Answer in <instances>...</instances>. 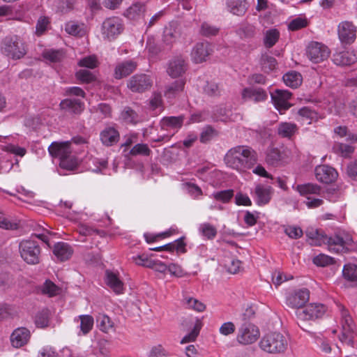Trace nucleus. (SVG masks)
I'll list each match as a JSON object with an SVG mask.
<instances>
[{"mask_svg":"<svg viewBox=\"0 0 357 357\" xmlns=\"http://www.w3.org/2000/svg\"><path fill=\"white\" fill-rule=\"evenodd\" d=\"M224 161L227 167L238 172H245L257 163L258 155L252 147L238 145L228 150Z\"/></svg>","mask_w":357,"mask_h":357,"instance_id":"1","label":"nucleus"},{"mask_svg":"<svg viewBox=\"0 0 357 357\" xmlns=\"http://www.w3.org/2000/svg\"><path fill=\"white\" fill-rule=\"evenodd\" d=\"M312 245H321L327 244L330 252L343 254L351 252L354 248V240L351 236L345 232H340L328 237L323 231L319 230V236H316Z\"/></svg>","mask_w":357,"mask_h":357,"instance_id":"2","label":"nucleus"},{"mask_svg":"<svg viewBox=\"0 0 357 357\" xmlns=\"http://www.w3.org/2000/svg\"><path fill=\"white\" fill-rule=\"evenodd\" d=\"M1 52L6 56L14 59H20L26 54L25 43L17 35L5 37L1 45Z\"/></svg>","mask_w":357,"mask_h":357,"instance_id":"3","label":"nucleus"},{"mask_svg":"<svg viewBox=\"0 0 357 357\" xmlns=\"http://www.w3.org/2000/svg\"><path fill=\"white\" fill-rule=\"evenodd\" d=\"M259 344L264 351L271 354H278L284 351L288 343L283 335L275 332L264 336Z\"/></svg>","mask_w":357,"mask_h":357,"instance_id":"4","label":"nucleus"},{"mask_svg":"<svg viewBox=\"0 0 357 357\" xmlns=\"http://www.w3.org/2000/svg\"><path fill=\"white\" fill-rule=\"evenodd\" d=\"M342 331L339 335V340L343 345L354 347L356 333L354 332L355 324L348 311L342 309Z\"/></svg>","mask_w":357,"mask_h":357,"instance_id":"5","label":"nucleus"},{"mask_svg":"<svg viewBox=\"0 0 357 357\" xmlns=\"http://www.w3.org/2000/svg\"><path fill=\"white\" fill-rule=\"evenodd\" d=\"M19 250L21 257L29 264L40 262V248L36 241L23 240L20 243Z\"/></svg>","mask_w":357,"mask_h":357,"instance_id":"6","label":"nucleus"},{"mask_svg":"<svg viewBox=\"0 0 357 357\" xmlns=\"http://www.w3.org/2000/svg\"><path fill=\"white\" fill-rule=\"evenodd\" d=\"M326 307L321 303H310L303 309L296 311L298 319L302 321L314 320L321 318L326 312Z\"/></svg>","mask_w":357,"mask_h":357,"instance_id":"7","label":"nucleus"},{"mask_svg":"<svg viewBox=\"0 0 357 357\" xmlns=\"http://www.w3.org/2000/svg\"><path fill=\"white\" fill-rule=\"evenodd\" d=\"M123 29L121 20L118 17L107 18L102 24L101 32L103 38L109 40L114 39Z\"/></svg>","mask_w":357,"mask_h":357,"instance_id":"8","label":"nucleus"},{"mask_svg":"<svg viewBox=\"0 0 357 357\" xmlns=\"http://www.w3.org/2000/svg\"><path fill=\"white\" fill-rule=\"evenodd\" d=\"M153 79L146 74H136L128 80V88L135 93H143L151 89Z\"/></svg>","mask_w":357,"mask_h":357,"instance_id":"9","label":"nucleus"},{"mask_svg":"<svg viewBox=\"0 0 357 357\" xmlns=\"http://www.w3.org/2000/svg\"><path fill=\"white\" fill-rule=\"evenodd\" d=\"M259 337V331L255 325L245 322L238 330L237 340L242 344H250L256 342Z\"/></svg>","mask_w":357,"mask_h":357,"instance_id":"10","label":"nucleus"},{"mask_svg":"<svg viewBox=\"0 0 357 357\" xmlns=\"http://www.w3.org/2000/svg\"><path fill=\"white\" fill-rule=\"evenodd\" d=\"M356 26L351 22L344 21L337 26V35L344 45L352 44L356 38Z\"/></svg>","mask_w":357,"mask_h":357,"instance_id":"11","label":"nucleus"},{"mask_svg":"<svg viewBox=\"0 0 357 357\" xmlns=\"http://www.w3.org/2000/svg\"><path fill=\"white\" fill-rule=\"evenodd\" d=\"M306 54L310 61L314 63H319L329 56L330 51L322 43L311 42L307 47Z\"/></svg>","mask_w":357,"mask_h":357,"instance_id":"12","label":"nucleus"},{"mask_svg":"<svg viewBox=\"0 0 357 357\" xmlns=\"http://www.w3.org/2000/svg\"><path fill=\"white\" fill-rule=\"evenodd\" d=\"M310 291L306 288L296 290L289 294L286 299V304L297 310L303 309L305 303L309 301Z\"/></svg>","mask_w":357,"mask_h":357,"instance_id":"13","label":"nucleus"},{"mask_svg":"<svg viewBox=\"0 0 357 357\" xmlns=\"http://www.w3.org/2000/svg\"><path fill=\"white\" fill-rule=\"evenodd\" d=\"M271 96L275 108L280 114H283L291 107V104L288 101L291 96V93L289 91L276 89L271 93Z\"/></svg>","mask_w":357,"mask_h":357,"instance_id":"14","label":"nucleus"},{"mask_svg":"<svg viewBox=\"0 0 357 357\" xmlns=\"http://www.w3.org/2000/svg\"><path fill=\"white\" fill-rule=\"evenodd\" d=\"M186 70V61L182 56H175L169 61L167 73L170 77L176 78L184 74Z\"/></svg>","mask_w":357,"mask_h":357,"instance_id":"15","label":"nucleus"},{"mask_svg":"<svg viewBox=\"0 0 357 357\" xmlns=\"http://www.w3.org/2000/svg\"><path fill=\"white\" fill-rule=\"evenodd\" d=\"M59 107L66 113L79 115L84 109V103L78 98H66L61 101Z\"/></svg>","mask_w":357,"mask_h":357,"instance_id":"16","label":"nucleus"},{"mask_svg":"<svg viewBox=\"0 0 357 357\" xmlns=\"http://www.w3.org/2000/svg\"><path fill=\"white\" fill-rule=\"evenodd\" d=\"M316 178L324 183H331L335 181L337 177V171L328 165H320L315 168Z\"/></svg>","mask_w":357,"mask_h":357,"instance_id":"17","label":"nucleus"},{"mask_svg":"<svg viewBox=\"0 0 357 357\" xmlns=\"http://www.w3.org/2000/svg\"><path fill=\"white\" fill-rule=\"evenodd\" d=\"M69 141L63 142H52L48 147L50 154L55 158H59L60 160L71 155V149Z\"/></svg>","mask_w":357,"mask_h":357,"instance_id":"18","label":"nucleus"},{"mask_svg":"<svg viewBox=\"0 0 357 357\" xmlns=\"http://www.w3.org/2000/svg\"><path fill=\"white\" fill-rule=\"evenodd\" d=\"M242 98L245 100H253L259 102L267 99L268 95L265 90L259 87L245 88L241 93Z\"/></svg>","mask_w":357,"mask_h":357,"instance_id":"19","label":"nucleus"},{"mask_svg":"<svg viewBox=\"0 0 357 357\" xmlns=\"http://www.w3.org/2000/svg\"><path fill=\"white\" fill-rule=\"evenodd\" d=\"M333 61L337 66H349L357 61V52L343 51L333 54Z\"/></svg>","mask_w":357,"mask_h":357,"instance_id":"20","label":"nucleus"},{"mask_svg":"<svg viewBox=\"0 0 357 357\" xmlns=\"http://www.w3.org/2000/svg\"><path fill=\"white\" fill-rule=\"evenodd\" d=\"M273 190L271 186L257 185L255 190L256 203L259 206H264L269 203L271 199Z\"/></svg>","mask_w":357,"mask_h":357,"instance_id":"21","label":"nucleus"},{"mask_svg":"<svg viewBox=\"0 0 357 357\" xmlns=\"http://www.w3.org/2000/svg\"><path fill=\"white\" fill-rule=\"evenodd\" d=\"M30 337L29 331L24 327L15 329L10 335V341L13 347H21L26 344Z\"/></svg>","mask_w":357,"mask_h":357,"instance_id":"22","label":"nucleus"},{"mask_svg":"<svg viewBox=\"0 0 357 357\" xmlns=\"http://www.w3.org/2000/svg\"><path fill=\"white\" fill-rule=\"evenodd\" d=\"M213 118L215 121H220L223 122L235 121L237 119H241L242 116L240 114L232 113L230 110L223 107H216L213 112Z\"/></svg>","mask_w":357,"mask_h":357,"instance_id":"23","label":"nucleus"},{"mask_svg":"<svg viewBox=\"0 0 357 357\" xmlns=\"http://www.w3.org/2000/svg\"><path fill=\"white\" fill-rule=\"evenodd\" d=\"M210 54V45L207 42H201L195 45L192 51L193 61L197 63H202Z\"/></svg>","mask_w":357,"mask_h":357,"instance_id":"24","label":"nucleus"},{"mask_svg":"<svg viewBox=\"0 0 357 357\" xmlns=\"http://www.w3.org/2000/svg\"><path fill=\"white\" fill-rule=\"evenodd\" d=\"M137 64L133 61H126L118 63L114 69V77L121 79L130 75L137 68Z\"/></svg>","mask_w":357,"mask_h":357,"instance_id":"25","label":"nucleus"},{"mask_svg":"<svg viewBox=\"0 0 357 357\" xmlns=\"http://www.w3.org/2000/svg\"><path fill=\"white\" fill-rule=\"evenodd\" d=\"M53 253L59 261H63L70 258L73 250L68 243L59 242L54 245Z\"/></svg>","mask_w":357,"mask_h":357,"instance_id":"26","label":"nucleus"},{"mask_svg":"<svg viewBox=\"0 0 357 357\" xmlns=\"http://www.w3.org/2000/svg\"><path fill=\"white\" fill-rule=\"evenodd\" d=\"M100 140L102 143L107 146H110L118 142L119 140V132L112 127L105 128L100 134Z\"/></svg>","mask_w":357,"mask_h":357,"instance_id":"27","label":"nucleus"},{"mask_svg":"<svg viewBox=\"0 0 357 357\" xmlns=\"http://www.w3.org/2000/svg\"><path fill=\"white\" fill-rule=\"evenodd\" d=\"M184 116H165L160 121V127L162 130H167L173 129L177 131L183 124Z\"/></svg>","mask_w":357,"mask_h":357,"instance_id":"28","label":"nucleus"},{"mask_svg":"<svg viewBox=\"0 0 357 357\" xmlns=\"http://www.w3.org/2000/svg\"><path fill=\"white\" fill-rule=\"evenodd\" d=\"M227 6L232 14L238 16L243 15L248 9L245 0H227Z\"/></svg>","mask_w":357,"mask_h":357,"instance_id":"29","label":"nucleus"},{"mask_svg":"<svg viewBox=\"0 0 357 357\" xmlns=\"http://www.w3.org/2000/svg\"><path fill=\"white\" fill-rule=\"evenodd\" d=\"M146 10L144 4L137 2L128 7L124 13V15L130 20H137L144 15Z\"/></svg>","mask_w":357,"mask_h":357,"instance_id":"30","label":"nucleus"},{"mask_svg":"<svg viewBox=\"0 0 357 357\" xmlns=\"http://www.w3.org/2000/svg\"><path fill=\"white\" fill-rule=\"evenodd\" d=\"M106 283L115 293L118 294L123 293V282L115 273L109 271H106Z\"/></svg>","mask_w":357,"mask_h":357,"instance_id":"31","label":"nucleus"},{"mask_svg":"<svg viewBox=\"0 0 357 357\" xmlns=\"http://www.w3.org/2000/svg\"><path fill=\"white\" fill-rule=\"evenodd\" d=\"M99 329L105 333L115 331L114 321L106 314H100L96 318Z\"/></svg>","mask_w":357,"mask_h":357,"instance_id":"32","label":"nucleus"},{"mask_svg":"<svg viewBox=\"0 0 357 357\" xmlns=\"http://www.w3.org/2000/svg\"><path fill=\"white\" fill-rule=\"evenodd\" d=\"M185 84V80L184 79L176 80L171 84L166 86L165 96L167 98L175 97L178 93L183 91Z\"/></svg>","mask_w":357,"mask_h":357,"instance_id":"33","label":"nucleus"},{"mask_svg":"<svg viewBox=\"0 0 357 357\" xmlns=\"http://www.w3.org/2000/svg\"><path fill=\"white\" fill-rule=\"evenodd\" d=\"M297 130V126L293 123H280L278 127V134L282 137L291 138Z\"/></svg>","mask_w":357,"mask_h":357,"instance_id":"34","label":"nucleus"},{"mask_svg":"<svg viewBox=\"0 0 357 357\" xmlns=\"http://www.w3.org/2000/svg\"><path fill=\"white\" fill-rule=\"evenodd\" d=\"M284 84L291 88H297L302 83V75L296 71H290L283 75Z\"/></svg>","mask_w":357,"mask_h":357,"instance_id":"35","label":"nucleus"},{"mask_svg":"<svg viewBox=\"0 0 357 357\" xmlns=\"http://www.w3.org/2000/svg\"><path fill=\"white\" fill-rule=\"evenodd\" d=\"M65 30L70 35L79 37L84 36L86 33L84 24H79L73 21L68 22L66 24Z\"/></svg>","mask_w":357,"mask_h":357,"instance_id":"36","label":"nucleus"},{"mask_svg":"<svg viewBox=\"0 0 357 357\" xmlns=\"http://www.w3.org/2000/svg\"><path fill=\"white\" fill-rule=\"evenodd\" d=\"M220 30V27L213 24L209 22H203L200 25L199 32L202 36L209 38L217 36Z\"/></svg>","mask_w":357,"mask_h":357,"instance_id":"37","label":"nucleus"},{"mask_svg":"<svg viewBox=\"0 0 357 357\" xmlns=\"http://www.w3.org/2000/svg\"><path fill=\"white\" fill-rule=\"evenodd\" d=\"M77 319L80 321V331L82 334H88L93 327V317L89 314H82L78 316Z\"/></svg>","mask_w":357,"mask_h":357,"instance_id":"38","label":"nucleus"},{"mask_svg":"<svg viewBox=\"0 0 357 357\" xmlns=\"http://www.w3.org/2000/svg\"><path fill=\"white\" fill-rule=\"evenodd\" d=\"M122 119L127 123L137 124L140 121L138 114L129 107H126L121 114Z\"/></svg>","mask_w":357,"mask_h":357,"instance_id":"39","label":"nucleus"},{"mask_svg":"<svg viewBox=\"0 0 357 357\" xmlns=\"http://www.w3.org/2000/svg\"><path fill=\"white\" fill-rule=\"evenodd\" d=\"M42 55L45 60L52 63L60 62L64 58L62 50H45Z\"/></svg>","mask_w":357,"mask_h":357,"instance_id":"40","label":"nucleus"},{"mask_svg":"<svg viewBox=\"0 0 357 357\" xmlns=\"http://www.w3.org/2000/svg\"><path fill=\"white\" fill-rule=\"evenodd\" d=\"M260 64L265 73H269L275 68L278 63L273 56L264 54L261 55Z\"/></svg>","mask_w":357,"mask_h":357,"instance_id":"41","label":"nucleus"},{"mask_svg":"<svg viewBox=\"0 0 357 357\" xmlns=\"http://www.w3.org/2000/svg\"><path fill=\"white\" fill-rule=\"evenodd\" d=\"M342 275L347 281L357 284V266L353 264H345L343 267Z\"/></svg>","mask_w":357,"mask_h":357,"instance_id":"42","label":"nucleus"},{"mask_svg":"<svg viewBox=\"0 0 357 357\" xmlns=\"http://www.w3.org/2000/svg\"><path fill=\"white\" fill-rule=\"evenodd\" d=\"M50 312L47 309H43L38 312L35 317V324L38 328H45L49 326Z\"/></svg>","mask_w":357,"mask_h":357,"instance_id":"43","label":"nucleus"},{"mask_svg":"<svg viewBox=\"0 0 357 357\" xmlns=\"http://www.w3.org/2000/svg\"><path fill=\"white\" fill-rule=\"evenodd\" d=\"M280 38V33L277 29H269L265 33L264 44L266 48H271L275 45Z\"/></svg>","mask_w":357,"mask_h":357,"instance_id":"44","label":"nucleus"},{"mask_svg":"<svg viewBox=\"0 0 357 357\" xmlns=\"http://www.w3.org/2000/svg\"><path fill=\"white\" fill-rule=\"evenodd\" d=\"M296 190L301 195H306L308 194L319 195L321 192L320 186L313 183L298 185L296 186Z\"/></svg>","mask_w":357,"mask_h":357,"instance_id":"45","label":"nucleus"},{"mask_svg":"<svg viewBox=\"0 0 357 357\" xmlns=\"http://www.w3.org/2000/svg\"><path fill=\"white\" fill-rule=\"evenodd\" d=\"M41 291L43 294H47L49 297H53L60 294L61 288L51 280H47L42 285Z\"/></svg>","mask_w":357,"mask_h":357,"instance_id":"46","label":"nucleus"},{"mask_svg":"<svg viewBox=\"0 0 357 357\" xmlns=\"http://www.w3.org/2000/svg\"><path fill=\"white\" fill-rule=\"evenodd\" d=\"M282 160V155L279 149L271 148L268 150L266 161L272 166H278Z\"/></svg>","mask_w":357,"mask_h":357,"instance_id":"47","label":"nucleus"},{"mask_svg":"<svg viewBox=\"0 0 357 357\" xmlns=\"http://www.w3.org/2000/svg\"><path fill=\"white\" fill-rule=\"evenodd\" d=\"M335 153L344 158H349L354 151V147L344 143H335L333 146Z\"/></svg>","mask_w":357,"mask_h":357,"instance_id":"48","label":"nucleus"},{"mask_svg":"<svg viewBox=\"0 0 357 357\" xmlns=\"http://www.w3.org/2000/svg\"><path fill=\"white\" fill-rule=\"evenodd\" d=\"M218 135V132L211 126L204 127L200 134L199 140L202 143H207Z\"/></svg>","mask_w":357,"mask_h":357,"instance_id":"49","label":"nucleus"},{"mask_svg":"<svg viewBox=\"0 0 357 357\" xmlns=\"http://www.w3.org/2000/svg\"><path fill=\"white\" fill-rule=\"evenodd\" d=\"M75 77L82 83H91L96 79V75L86 69H82L77 71Z\"/></svg>","mask_w":357,"mask_h":357,"instance_id":"50","label":"nucleus"},{"mask_svg":"<svg viewBox=\"0 0 357 357\" xmlns=\"http://www.w3.org/2000/svg\"><path fill=\"white\" fill-rule=\"evenodd\" d=\"M313 263L318 266L324 267L335 264L334 258L325 254H319L313 258Z\"/></svg>","mask_w":357,"mask_h":357,"instance_id":"51","label":"nucleus"},{"mask_svg":"<svg viewBox=\"0 0 357 357\" xmlns=\"http://www.w3.org/2000/svg\"><path fill=\"white\" fill-rule=\"evenodd\" d=\"M215 200L227 203L234 196L233 190H225L219 192H215L211 195Z\"/></svg>","mask_w":357,"mask_h":357,"instance_id":"52","label":"nucleus"},{"mask_svg":"<svg viewBox=\"0 0 357 357\" xmlns=\"http://www.w3.org/2000/svg\"><path fill=\"white\" fill-rule=\"evenodd\" d=\"M151 153V149L146 144H137L130 151V154L132 156L142 155L149 156Z\"/></svg>","mask_w":357,"mask_h":357,"instance_id":"53","label":"nucleus"},{"mask_svg":"<svg viewBox=\"0 0 357 357\" xmlns=\"http://www.w3.org/2000/svg\"><path fill=\"white\" fill-rule=\"evenodd\" d=\"M238 32L241 37L251 38L255 36L256 33V29L255 26L252 24L243 23L241 24Z\"/></svg>","mask_w":357,"mask_h":357,"instance_id":"54","label":"nucleus"},{"mask_svg":"<svg viewBox=\"0 0 357 357\" xmlns=\"http://www.w3.org/2000/svg\"><path fill=\"white\" fill-rule=\"evenodd\" d=\"M185 304L188 308L197 312H203L206 308V305L203 303L192 297L185 298Z\"/></svg>","mask_w":357,"mask_h":357,"instance_id":"55","label":"nucleus"},{"mask_svg":"<svg viewBox=\"0 0 357 357\" xmlns=\"http://www.w3.org/2000/svg\"><path fill=\"white\" fill-rule=\"evenodd\" d=\"M20 227L19 222L11 220L0 215V228L6 230H16Z\"/></svg>","mask_w":357,"mask_h":357,"instance_id":"56","label":"nucleus"},{"mask_svg":"<svg viewBox=\"0 0 357 357\" xmlns=\"http://www.w3.org/2000/svg\"><path fill=\"white\" fill-rule=\"evenodd\" d=\"M199 231L208 239H213L217 234V230L214 226L209 223H204L200 225Z\"/></svg>","mask_w":357,"mask_h":357,"instance_id":"57","label":"nucleus"},{"mask_svg":"<svg viewBox=\"0 0 357 357\" xmlns=\"http://www.w3.org/2000/svg\"><path fill=\"white\" fill-rule=\"evenodd\" d=\"M78 163L76 158L71 155L65 158L64 159H61L59 163V165L62 169L67 170L75 169Z\"/></svg>","mask_w":357,"mask_h":357,"instance_id":"58","label":"nucleus"},{"mask_svg":"<svg viewBox=\"0 0 357 357\" xmlns=\"http://www.w3.org/2000/svg\"><path fill=\"white\" fill-rule=\"evenodd\" d=\"M200 329L201 324L199 321H197L193 329L191 331L190 333L187 334L183 337V339L181 341V343L185 344L195 341L199 333Z\"/></svg>","mask_w":357,"mask_h":357,"instance_id":"59","label":"nucleus"},{"mask_svg":"<svg viewBox=\"0 0 357 357\" xmlns=\"http://www.w3.org/2000/svg\"><path fill=\"white\" fill-rule=\"evenodd\" d=\"M176 31L172 27H167L165 29L162 35V41L167 45H171L176 41Z\"/></svg>","mask_w":357,"mask_h":357,"instance_id":"60","label":"nucleus"},{"mask_svg":"<svg viewBox=\"0 0 357 357\" xmlns=\"http://www.w3.org/2000/svg\"><path fill=\"white\" fill-rule=\"evenodd\" d=\"M80 67L93 69L98 66V60L95 56H88L81 59L78 61Z\"/></svg>","mask_w":357,"mask_h":357,"instance_id":"61","label":"nucleus"},{"mask_svg":"<svg viewBox=\"0 0 357 357\" xmlns=\"http://www.w3.org/2000/svg\"><path fill=\"white\" fill-rule=\"evenodd\" d=\"M73 8L72 0H59L56 4V12L66 13Z\"/></svg>","mask_w":357,"mask_h":357,"instance_id":"62","label":"nucleus"},{"mask_svg":"<svg viewBox=\"0 0 357 357\" xmlns=\"http://www.w3.org/2000/svg\"><path fill=\"white\" fill-rule=\"evenodd\" d=\"M204 91L209 96H217L220 94V89L218 84L213 82H208L204 86Z\"/></svg>","mask_w":357,"mask_h":357,"instance_id":"63","label":"nucleus"},{"mask_svg":"<svg viewBox=\"0 0 357 357\" xmlns=\"http://www.w3.org/2000/svg\"><path fill=\"white\" fill-rule=\"evenodd\" d=\"M98 349L100 355L108 357L110 354L109 342L105 339H100L98 342Z\"/></svg>","mask_w":357,"mask_h":357,"instance_id":"64","label":"nucleus"}]
</instances>
